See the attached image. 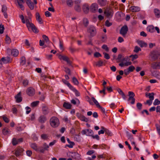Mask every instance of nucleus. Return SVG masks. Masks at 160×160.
Wrapping results in <instances>:
<instances>
[{
  "label": "nucleus",
  "instance_id": "49530a36",
  "mask_svg": "<svg viewBox=\"0 0 160 160\" xmlns=\"http://www.w3.org/2000/svg\"><path fill=\"white\" fill-rule=\"evenodd\" d=\"M129 57L132 58L131 60L132 61H133L134 59H136L138 58V56L137 55L135 54L134 55H131Z\"/></svg>",
  "mask_w": 160,
  "mask_h": 160
},
{
  "label": "nucleus",
  "instance_id": "680f3d73",
  "mask_svg": "<svg viewBox=\"0 0 160 160\" xmlns=\"http://www.w3.org/2000/svg\"><path fill=\"white\" fill-rule=\"evenodd\" d=\"M102 48V49H105L106 51L108 52L109 49L107 46L105 44L103 45Z\"/></svg>",
  "mask_w": 160,
  "mask_h": 160
},
{
  "label": "nucleus",
  "instance_id": "8fccbe9b",
  "mask_svg": "<svg viewBox=\"0 0 160 160\" xmlns=\"http://www.w3.org/2000/svg\"><path fill=\"white\" fill-rule=\"evenodd\" d=\"M105 25L108 27H110L112 25V23L109 22L108 20H107L105 22Z\"/></svg>",
  "mask_w": 160,
  "mask_h": 160
},
{
  "label": "nucleus",
  "instance_id": "774afa93",
  "mask_svg": "<svg viewBox=\"0 0 160 160\" xmlns=\"http://www.w3.org/2000/svg\"><path fill=\"white\" fill-rule=\"evenodd\" d=\"M41 138L43 139H47L48 138V136L46 134H43L41 135Z\"/></svg>",
  "mask_w": 160,
  "mask_h": 160
},
{
  "label": "nucleus",
  "instance_id": "cd10ccee",
  "mask_svg": "<svg viewBox=\"0 0 160 160\" xmlns=\"http://www.w3.org/2000/svg\"><path fill=\"white\" fill-rule=\"evenodd\" d=\"M106 0H98V3L101 6H105L106 3Z\"/></svg>",
  "mask_w": 160,
  "mask_h": 160
},
{
  "label": "nucleus",
  "instance_id": "393cba45",
  "mask_svg": "<svg viewBox=\"0 0 160 160\" xmlns=\"http://www.w3.org/2000/svg\"><path fill=\"white\" fill-rule=\"evenodd\" d=\"M25 22H26L27 27L29 29V26L31 25V24H32V23L30 22L31 21H30V19L27 17H25Z\"/></svg>",
  "mask_w": 160,
  "mask_h": 160
},
{
  "label": "nucleus",
  "instance_id": "4c0bfd02",
  "mask_svg": "<svg viewBox=\"0 0 160 160\" xmlns=\"http://www.w3.org/2000/svg\"><path fill=\"white\" fill-rule=\"evenodd\" d=\"M72 81L74 84L75 85H78L79 84V82L77 79L75 77H73L72 78Z\"/></svg>",
  "mask_w": 160,
  "mask_h": 160
},
{
  "label": "nucleus",
  "instance_id": "5701e85b",
  "mask_svg": "<svg viewBox=\"0 0 160 160\" xmlns=\"http://www.w3.org/2000/svg\"><path fill=\"white\" fill-rule=\"evenodd\" d=\"M139 45L142 48L143 47H146L147 46V43L142 41H139L138 42Z\"/></svg>",
  "mask_w": 160,
  "mask_h": 160
},
{
  "label": "nucleus",
  "instance_id": "c9c22d12",
  "mask_svg": "<svg viewBox=\"0 0 160 160\" xmlns=\"http://www.w3.org/2000/svg\"><path fill=\"white\" fill-rule=\"evenodd\" d=\"M83 24L85 27H87L89 24V21L87 18H85L83 19Z\"/></svg>",
  "mask_w": 160,
  "mask_h": 160
},
{
  "label": "nucleus",
  "instance_id": "ddd939ff",
  "mask_svg": "<svg viewBox=\"0 0 160 160\" xmlns=\"http://www.w3.org/2000/svg\"><path fill=\"white\" fill-rule=\"evenodd\" d=\"M36 20L40 24H42L43 23V21L41 18L39 13L37 12L36 13Z\"/></svg>",
  "mask_w": 160,
  "mask_h": 160
},
{
  "label": "nucleus",
  "instance_id": "5fc2aeb1",
  "mask_svg": "<svg viewBox=\"0 0 160 160\" xmlns=\"http://www.w3.org/2000/svg\"><path fill=\"white\" fill-rule=\"evenodd\" d=\"M141 49L138 46H136L135 47L134 50V52H135L137 53L139 51H141Z\"/></svg>",
  "mask_w": 160,
  "mask_h": 160
},
{
  "label": "nucleus",
  "instance_id": "79ce46f5",
  "mask_svg": "<svg viewBox=\"0 0 160 160\" xmlns=\"http://www.w3.org/2000/svg\"><path fill=\"white\" fill-rule=\"evenodd\" d=\"M29 83V81L27 79L23 80L22 81V84L24 86L26 87L28 85Z\"/></svg>",
  "mask_w": 160,
  "mask_h": 160
},
{
  "label": "nucleus",
  "instance_id": "58836bf2",
  "mask_svg": "<svg viewBox=\"0 0 160 160\" xmlns=\"http://www.w3.org/2000/svg\"><path fill=\"white\" fill-rule=\"evenodd\" d=\"M92 100L93 101L94 104L96 105L97 107H98L99 105H100L99 103L97 101V100L94 97H92Z\"/></svg>",
  "mask_w": 160,
  "mask_h": 160
},
{
  "label": "nucleus",
  "instance_id": "4be33fe9",
  "mask_svg": "<svg viewBox=\"0 0 160 160\" xmlns=\"http://www.w3.org/2000/svg\"><path fill=\"white\" fill-rule=\"evenodd\" d=\"M154 99V96H150L149 99L146 101V102L145 103V104H148L149 106L152 103V101Z\"/></svg>",
  "mask_w": 160,
  "mask_h": 160
},
{
  "label": "nucleus",
  "instance_id": "bb28decb",
  "mask_svg": "<svg viewBox=\"0 0 160 160\" xmlns=\"http://www.w3.org/2000/svg\"><path fill=\"white\" fill-rule=\"evenodd\" d=\"M18 54V51L16 49H13L12 50L11 54L14 56H17Z\"/></svg>",
  "mask_w": 160,
  "mask_h": 160
},
{
  "label": "nucleus",
  "instance_id": "a878e982",
  "mask_svg": "<svg viewBox=\"0 0 160 160\" xmlns=\"http://www.w3.org/2000/svg\"><path fill=\"white\" fill-rule=\"evenodd\" d=\"M158 56L157 53L154 51L152 52V58L154 60L157 59L158 58Z\"/></svg>",
  "mask_w": 160,
  "mask_h": 160
},
{
  "label": "nucleus",
  "instance_id": "e2e57ef3",
  "mask_svg": "<svg viewBox=\"0 0 160 160\" xmlns=\"http://www.w3.org/2000/svg\"><path fill=\"white\" fill-rule=\"evenodd\" d=\"M2 118L3 119V120L4 121L6 122V123H8L9 122V120L8 119V118L6 117L5 116H2Z\"/></svg>",
  "mask_w": 160,
  "mask_h": 160
},
{
  "label": "nucleus",
  "instance_id": "bf43d9fd",
  "mask_svg": "<svg viewBox=\"0 0 160 160\" xmlns=\"http://www.w3.org/2000/svg\"><path fill=\"white\" fill-rule=\"evenodd\" d=\"M103 54L104 55V58H105L107 59H109L110 58V57L109 54L105 52H103Z\"/></svg>",
  "mask_w": 160,
  "mask_h": 160
},
{
  "label": "nucleus",
  "instance_id": "c03bdc74",
  "mask_svg": "<svg viewBox=\"0 0 160 160\" xmlns=\"http://www.w3.org/2000/svg\"><path fill=\"white\" fill-rule=\"evenodd\" d=\"M12 144L13 145L15 146L18 144V141L15 138H13L12 141Z\"/></svg>",
  "mask_w": 160,
  "mask_h": 160
},
{
  "label": "nucleus",
  "instance_id": "9d476101",
  "mask_svg": "<svg viewBox=\"0 0 160 160\" xmlns=\"http://www.w3.org/2000/svg\"><path fill=\"white\" fill-rule=\"evenodd\" d=\"M29 8L31 10H33L34 7V4L31 0H25Z\"/></svg>",
  "mask_w": 160,
  "mask_h": 160
},
{
  "label": "nucleus",
  "instance_id": "412c9836",
  "mask_svg": "<svg viewBox=\"0 0 160 160\" xmlns=\"http://www.w3.org/2000/svg\"><path fill=\"white\" fill-rule=\"evenodd\" d=\"M154 28L155 27L153 25H150L147 27V30L148 32L152 33L155 31Z\"/></svg>",
  "mask_w": 160,
  "mask_h": 160
},
{
  "label": "nucleus",
  "instance_id": "2f4dec72",
  "mask_svg": "<svg viewBox=\"0 0 160 160\" xmlns=\"http://www.w3.org/2000/svg\"><path fill=\"white\" fill-rule=\"evenodd\" d=\"M79 118L80 119L83 121L87 122L88 121V118H86L83 115H80Z\"/></svg>",
  "mask_w": 160,
  "mask_h": 160
},
{
  "label": "nucleus",
  "instance_id": "052dcab7",
  "mask_svg": "<svg viewBox=\"0 0 160 160\" xmlns=\"http://www.w3.org/2000/svg\"><path fill=\"white\" fill-rule=\"evenodd\" d=\"M9 131H10L8 129L6 130L5 128H4L2 130V133L4 135L7 134L9 132Z\"/></svg>",
  "mask_w": 160,
  "mask_h": 160
},
{
  "label": "nucleus",
  "instance_id": "6ab92c4d",
  "mask_svg": "<svg viewBox=\"0 0 160 160\" xmlns=\"http://www.w3.org/2000/svg\"><path fill=\"white\" fill-rule=\"evenodd\" d=\"M82 9L85 13H88L89 11V6L87 4H85L83 6Z\"/></svg>",
  "mask_w": 160,
  "mask_h": 160
},
{
  "label": "nucleus",
  "instance_id": "13d9d810",
  "mask_svg": "<svg viewBox=\"0 0 160 160\" xmlns=\"http://www.w3.org/2000/svg\"><path fill=\"white\" fill-rule=\"evenodd\" d=\"M94 56L95 57L98 58L102 57V55L99 52H96L94 53Z\"/></svg>",
  "mask_w": 160,
  "mask_h": 160
},
{
  "label": "nucleus",
  "instance_id": "2eb2a0df",
  "mask_svg": "<svg viewBox=\"0 0 160 160\" xmlns=\"http://www.w3.org/2000/svg\"><path fill=\"white\" fill-rule=\"evenodd\" d=\"M1 61L3 63H7L10 62L11 59L8 57H3L1 59Z\"/></svg>",
  "mask_w": 160,
  "mask_h": 160
},
{
  "label": "nucleus",
  "instance_id": "864d4df0",
  "mask_svg": "<svg viewBox=\"0 0 160 160\" xmlns=\"http://www.w3.org/2000/svg\"><path fill=\"white\" fill-rule=\"evenodd\" d=\"M127 69L130 72H133L135 69V68L132 65L129 67Z\"/></svg>",
  "mask_w": 160,
  "mask_h": 160
},
{
  "label": "nucleus",
  "instance_id": "39448f33",
  "mask_svg": "<svg viewBox=\"0 0 160 160\" xmlns=\"http://www.w3.org/2000/svg\"><path fill=\"white\" fill-rule=\"evenodd\" d=\"M135 95L133 92L129 91L128 92V96L129 98L128 100V101L131 100L130 103L132 104H133L135 102V98H134Z\"/></svg>",
  "mask_w": 160,
  "mask_h": 160
},
{
  "label": "nucleus",
  "instance_id": "f257e3e1",
  "mask_svg": "<svg viewBox=\"0 0 160 160\" xmlns=\"http://www.w3.org/2000/svg\"><path fill=\"white\" fill-rule=\"evenodd\" d=\"M87 32L90 34L89 37L90 38L95 36L97 34L96 28L93 25H90L88 28Z\"/></svg>",
  "mask_w": 160,
  "mask_h": 160
},
{
  "label": "nucleus",
  "instance_id": "f704fd0d",
  "mask_svg": "<svg viewBox=\"0 0 160 160\" xmlns=\"http://www.w3.org/2000/svg\"><path fill=\"white\" fill-rule=\"evenodd\" d=\"M26 62V58L24 56L22 57L21 58L20 63L22 65H24Z\"/></svg>",
  "mask_w": 160,
  "mask_h": 160
},
{
  "label": "nucleus",
  "instance_id": "7c9ffc66",
  "mask_svg": "<svg viewBox=\"0 0 160 160\" xmlns=\"http://www.w3.org/2000/svg\"><path fill=\"white\" fill-rule=\"evenodd\" d=\"M72 158L75 159H78L80 158V155L78 153L74 152L72 153Z\"/></svg>",
  "mask_w": 160,
  "mask_h": 160
},
{
  "label": "nucleus",
  "instance_id": "09e8293b",
  "mask_svg": "<svg viewBox=\"0 0 160 160\" xmlns=\"http://www.w3.org/2000/svg\"><path fill=\"white\" fill-rule=\"evenodd\" d=\"M42 37L44 41L46 42H48L49 41V39L48 37L46 35H43L42 36Z\"/></svg>",
  "mask_w": 160,
  "mask_h": 160
},
{
  "label": "nucleus",
  "instance_id": "a19ab883",
  "mask_svg": "<svg viewBox=\"0 0 160 160\" xmlns=\"http://www.w3.org/2000/svg\"><path fill=\"white\" fill-rule=\"evenodd\" d=\"M39 103V101L33 102L31 103V106L32 107H36L38 104Z\"/></svg>",
  "mask_w": 160,
  "mask_h": 160
},
{
  "label": "nucleus",
  "instance_id": "69168bd1",
  "mask_svg": "<svg viewBox=\"0 0 160 160\" xmlns=\"http://www.w3.org/2000/svg\"><path fill=\"white\" fill-rule=\"evenodd\" d=\"M4 27L3 25H2L1 24L0 25V33L2 34L4 30Z\"/></svg>",
  "mask_w": 160,
  "mask_h": 160
},
{
  "label": "nucleus",
  "instance_id": "423d86ee",
  "mask_svg": "<svg viewBox=\"0 0 160 160\" xmlns=\"http://www.w3.org/2000/svg\"><path fill=\"white\" fill-rule=\"evenodd\" d=\"M104 13L109 18L110 16H112L113 15V11L112 9L109 8H107L104 11Z\"/></svg>",
  "mask_w": 160,
  "mask_h": 160
},
{
  "label": "nucleus",
  "instance_id": "4468645a",
  "mask_svg": "<svg viewBox=\"0 0 160 160\" xmlns=\"http://www.w3.org/2000/svg\"><path fill=\"white\" fill-rule=\"evenodd\" d=\"M21 92H19L15 97L17 102H21L22 100V98L21 97Z\"/></svg>",
  "mask_w": 160,
  "mask_h": 160
},
{
  "label": "nucleus",
  "instance_id": "473e14b6",
  "mask_svg": "<svg viewBox=\"0 0 160 160\" xmlns=\"http://www.w3.org/2000/svg\"><path fill=\"white\" fill-rule=\"evenodd\" d=\"M70 89L73 91L75 93V95L77 97L80 96V93L79 92L73 87H72V88H71Z\"/></svg>",
  "mask_w": 160,
  "mask_h": 160
},
{
  "label": "nucleus",
  "instance_id": "3c124183",
  "mask_svg": "<svg viewBox=\"0 0 160 160\" xmlns=\"http://www.w3.org/2000/svg\"><path fill=\"white\" fill-rule=\"evenodd\" d=\"M67 4L69 6H72L73 5V2L72 0H67Z\"/></svg>",
  "mask_w": 160,
  "mask_h": 160
},
{
  "label": "nucleus",
  "instance_id": "338daca9",
  "mask_svg": "<svg viewBox=\"0 0 160 160\" xmlns=\"http://www.w3.org/2000/svg\"><path fill=\"white\" fill-rule=\"evenodd\" d=\"M74 8L76 11L78 12H79L81 11V8L80 6L78 5H76L75 7Z\"/></svg>",
  "mask_w": 160,
  "mask_h": 160
},
{
  "label": "nucleus",
  "instance_id": "9b49d317",
  "mask_svg": "<svg viewBox=\"0 0 160 160\" xmlns=\"http://www.w3.org/2000/svg\"><path fill=\"white\" fill-rule=\"evenodd\" d=\"M160 62H153L151 63V67L154 69L160 68Z\"/></svg>",
  "mask_w": 160,
  "mask_h": 160
},
{
  "label": "nucleus",
  "instance_id": "a211bd4d",
  "mask_svg": "<svg viewBox=\"0 0 160 160\" xmlns=\"http://www.w3.org/2000/svg\"><path fill=\"white\" fill-rule=\"evenodd\" d=\"M42 112L44 115H46L49 112L48 107L46 106H43L42 107Z\"/></svg>",
  "mask_w": 160,
  "mask_h": 160
},
{
  "label": "nucleus",
  "instance_id": "4d7b16f0",
  "mask_svg": "<svg viewBox=\"0 0 160 160\" xmlns=\"http://www.w3.org/2000/svg\"><path fill=\"white\" fill-rule=\"evenodd\" d=\"M154 93L153 92H152L151 93L146 92L145 93L146 97H148L149 98L150 96H154Z\"/></svg>",
  "mask_w": 160,
  "mask_h": 160
},
{
  "label": "nucleus",
  "instance_id": "f03ea898",
  "mask_svg": "<svg viewBox=\"0 0 160 160\" xmlns=\"http://www.w3.org/2000/svg\"><path fill=\"white\" fill-rule=\"evenodd\" d=\"M50 123L51 126L53 128L57 127L59 124L58 118L55 117H52L50 119Z\"/></svg>",
  "mask_w": 160,
  "mask_h": 160
},
{
  "label": "nucleus",
  "instance_id": "c756f323",
  "mask_svg": "<svg viewBox=\"0 0 160 160\" xmlns=\"http://www.w3.org/2000/svg\"><path fill=\"white\" fill-rule=\"evenodd\" d=\"M155 16L158 18L160 17V10L157 9H155L154 11Z\"/></svg>",
  "mask_w": 160,
  "mask_h": 160
},
{
  "label": "nucleus",
  "instance_id": "f3484780",
  "mask_svg": "<svg viewBox=\"0 0 160 160\" xmlns=\"http://www.w3.org/2000/svg\"><path fill=\"white\" fill-rule=\"evenodd\" d=\"M31 28L32 31L34 33H37L39 32V31L33 23L31 24V25L29 26V28Z\"/></svg>",
  "mask_w": 160,
  "mask_h": 160
},
{
  "label": "nucleus",
  "instance_id": "de8ad7c7",
  "mask_svg": "<svg viewBox=\"0 0 160 160\" xmlns=\"http://www.w3.org/2000/svg\"><path fill=\"white\" fill-rule=\"evenodd\" d=\"M160 104V101L158 99H156L155 100L153 104L154 105H158Z\"/></svg>",
  "mask_w": 160,
  "mask_h": 160
},
{
  "label": "nucleus",
  "instance_id": "603ef678",
  "mask_svg": "<svg viewBox=\"0 0 160 160\" xmlns=\"http://www.w3.org/2000/svg\"><path fill=\"white\" fill-rule=\"evenodd\" d=\"M6 41L8 43H10L11 42V40L10 38L8 36V35L6 36Z\"/></svg>",
  "mask_w": 160,
  "mask_h": 160
},
{
  "label": "nucleus",
  "instance_id": "a18cd8bd",
  "mask_svg": "<svg viewBox=\"0 0 160 160\" xmlns=\"http://www.w3.org/2000/svg\"><path fill=\"white\" fill-rule=\"evenodd\" d=\"M65 69L64 71L67 73H68L69 75H71V71L70 69L66 67H64Z\"/></svg>",
  "mask_w": 160,
  "mask_h": 160
},
{
  "label": "nucleus",
  "instance_id": "f8f14e48",
  "mask_svg": "<svg viewBox=\"0 0 160 160\" xmlns=\"http://www.w3.org/2000/svg\"><path fill=\"white\" fill-rule=\"evenodd\" d=\"M23 151L24 150L22 148L19 147L16 151L15 154L17 157H18L21 155Z\"/></svg>",
  "mask_w": 160,
  "mask_h": 160
},
{
  "label": "nucleus",
  "instance_id": "0e129e2a",
  "mask_svg": "<svg viewBox=\"0 0 160 160\" xmlns=\"http://www.w3.org/2000/svg\"><path fill=\"white\" fill-rule=\"evenodd\" d=\"M38 151H39L41 153H44L45 151V150L43 147H40L38 148Z\"/></svg>",
  "mask_w": 160,
  "mask_h": 160
},
{
  "label": "nucleus",
  "instance_id": "37998d69",
  "mask_svg": "<svg viewBox=\"0 0 160 160\" xmlns=\"http://www.w3.org/2000/svg\"><path fill=\"white\" fill-rule=\"evenodd\" d=\"M105 132L106 134L109 136H112V133L108 129H106L105 130Z\"/></svg>",
  "mask_w": 160,
  "mask_h": 160
},
{
  "label": "nucleus",
  "instance_id": "c85d7f7f",
  "mask_svg": "<svg viewBox=\"0 0 160 160\" xmlns=\"http://www.w3.org/2000/svg\"><path fill=\"white\" fill-rule=\"evenodd\" d=\"M62 81L63 83H64L65 84L67 85L70 89L71 88H72L73 86L71 85V84L68 82L65 79H62Z\"/></svg>",
  "mask_w": 160,
  "mask_h": 160
},
{
  "label": "nucleus",
  "instance_id": "7ed1b4c3",
  "mask_svg": "<svg viewBox=\"0 0 160 160\" xmlns=\"http://www.w3.org/2000/svg\"><path fill=\"white\" fill-rule=\"evenodd\" d=\"M58 55L59 58L61 60H62L63 61H66L68 64L69 66H71L72 62L69 60V58L66 56L62 55L61 54H57Z\"/></svg>",
  "mask_w": 160,
  "mask_h": 160
},
{
  "label": "nucleus",
  "instance_id": "1a4fd4ad",
  "mask_svg": "<svg viewBox=\"0 0 160 160\" xmlns=\"http://www.w3.org/2000/svg\"><path fill=\"white\" fill-rule=\"evenodd\" d=\"M98 9V4L96 3H94L92 4L91 6L90 10V12L94 13Z\"/></svg>",
  "mask_w": 160,
  "mask_h": 160
},
{
  "label": "nucleus",
  "instance_id": "dca6fc26",
  "mask_svg": "<svg viewBox=\"0 0 160 160\" xmlns=\"http://www.w3.org/2000/svg\"><path fill=\"white\" fill-rule=\"evenodd\" d=\"M38 120L39 122L44 123L47 120L46 117L44 115H41L39 118Z\"/></svg>",
  "mask_w": 160,
  "mask_h": 160
},
{
  "label": "nucleus",
  "instance_id": "b1692460",
  "mask_svg": "<svg viewBox=\"0 0 160 160\" xmlns=\"http://www.w3.org/2000/svg\"><path fill=\"white\" fill-rule=\"evenodd\" d=\"M63 106L66 109H68L71 108L72 105L70 103L64 102L63 104Z\"/></svg>",
  "mask_w": 160,
  "mask_h": 160
},
{
  "label": "nucleus",
  "instance_id": "0eeeda50",
  "mask_svg": "<svg viewBox=\"0 0 160 160\" xmlns=\"http://www.w3.org/2000/svg\"><path fill=\"white\" fill-rule=\"evenodd\" d=\"M27 94L29 96H33L35 93V90L32 87H29L26 90Z\"/></svg>",
  "mask_w": 160,
  "mask_h": 160
},
{
  "label": "nucleus",
  "instance_id": "aec40b11",
  "mask_svg": "<svg viewBox=\"0 0 160 160\" xmlns=\"http://www.w3.org/2000/svg\"><path fill=\"white\" fill-rule=\"evenodd\" d=\"M130 10L132 12H138L140 11V8L138 7L131 6L130 8Z\"/></svg>",
  "mask_w": 160,
  "mask_h": 160
},
{
  "label": "nucleus",
  "instance_id": "6e6d98bb",
  "mask_svg": "<svg viewBox=\"0 0 160 160\" xmlns=\"http://www.w3.org/2000/svg\"><path fill=\"white\" fill-rule=\"evenodd\" d=\"M103 62L101 60L99 61L96 64V66L99 67H101L102 65Z\"/></svg>",
  "mask_w": 160,
  "mask_h": 160
},
{
  "label": "nucleus",
  "instance_id": "ea45409f",
  "mask_svg": "<svg viewBox=\"0 0 160 160\" xmlns=\"http://www.w3.org/2000/svg\"><path fill=\"white\" fill-rule=\"evenodd\" d=\"M136 107L138 110H141L142 109V104L140 102H138L136 104Z\"/></svg>",
  "mask_w": 160,
  "mask_h": 160
},
{
  "label": "nucleus",
  "instance_id": "6e6552de",
  "mask_svg": "<svg viewBox=\"0 0 160 160\" xmlns=\"http://www.w3.org/2000/svg\"><path fill=\"white\" fill-rule=\"evenodd\" d=\"M128 31V26L126 25H125L121 28L120 31V33L123 36H124L127 33Z\"/></svg>",
  "mask_w": 160,
  "mask_h": 160
},
{
  "label": "nucleus",
  "instance_id": "72a5a7b5",
  "mask_svg": "<svg viewBox=\"0 0 160 160\" xmlns=\"http://www.w3.org/2000/svg\"><path fill=\"white\" fill-rule=\"evenodd\" d=\"M30 146L34 150H35L37 151H38V146L36 143H32L30 145Z\"/></svg>",
  "mask_w": 160,
  "mask_h": 160
},
{
  "label": "nucleus",
  "instance_id": "20e7f679",
  "mask_svg": "<svg viewBox=\"0 0 160 160\" xmlns=\"http://www.w3.org/2000/svg\"><path fill=\"white\" fill-rule=\"evenodd\" d=\"M81 133L83 135H86L87 136L91 137H92L93 135H94L93 132L90 129L83 130L81 131Z\"/></svg>",
  "mask_w": 160,
  "mask_h": 160
},
{
  "label": "nucleus",
  "instance_id": "e433bc0d",
  "mask_svg": "<svg viewBox=\"0 0 160 160\" xmlns=\"http://www.w3.org/2000/svg\"><path fill=\"white\" fill-rule=\"evenodd\" d=\"M126 133L127 136L129 139H130L131 140L133 139L132 135L131 133H130L128 131H127Z\"/></svg>",
  "mask_w": 160,
  "mask_h": 160
}]
</instances>
